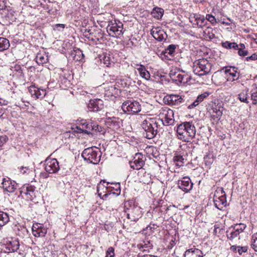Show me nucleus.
I'll use <instances>...</instances> for the list:
<instances>
[{
    "label": "nucleus",
    "instance_id": "f03ea898",
    "mask_svg": "<svg viewBox=\"0 0 257 257\" xmlns=\"http://www.w3.org/2000/svg\"><path fill=\"white\" fill-rule=\"evenodd\" d=\"M141 126L144 130V136L148 139H152L155 137L159 133L158 122L152 118H147L144 119Z\"/></svg>",
    "mask_w": 257,
    "mask_h": 257
},
{
    "label": "nucleus",
    "instance_id": "c756f323",
    "mask_svg": "<svg viewBox=\"0 0 257 257\" xmlns=\"http://www.w3.org/2000/svg\"><path fill=\"white\" fill-rule=\"evenodd\" d=\"M248 89H244L242 90L239 94H238V99L241 102H244L245 103H248L249 101L248 100Z\"/></svg>",
    "mask_w": 257,
    "mask_h": 257
},
{
    "label": "nucleus",
    "instance_id": "5701e85b",
    "mask_svg": "<svg viewBox=\"0 0 257 257\" xmlns=\"http://www.w3.org/2000/svg\"><path fill=\"white\" fill-rule=\"evenodd\" d=\"M185 257H203L202 251L198 248H190L187 250L184 254Z\"/></svg>",
    "mask_w": 257,
    "mask_h": 257
},
{
    "label": "nucleus",
    "instance_id": "f704fd0d",
    "mask_svg": "<svg viewBox=\"0 0 257 257\" xmlns=\"http://www.w3.org/2000/svg\"><path fill=\"white\" fill-rule=\"evenodd\" d=\"M251 247L255 251H257V233H254L252 236Z\"/></svg>",
    "mask_w": 257,
    "mask_h": 257
},
{
    "label": "nucleus",
    "instance_id": "5fc2aeb1",
    "mask_svg": "<svg viewBox=\"0 0 257 257\" xmlns=\"http://www.w3.org/2000/svg\"><path fill=\"white\" fill-rule=\"evenodd\" d=\"M106 61H107V59H106V60H105L104 63H105V64H106V65H107V66H108V64H110V63H109V62H108V63H107V62H106Z\"/></svg>",
    "mask_w": 257,
    "mask_h": 257
},
{
    "label": "nucleus",
    "instance_id": "dca6fc26",
    "mask_svg": "<svg viewBox=\"0 0 257 257\" xmlns=\"http://www.w3.org/2000/svg\"><path fill=\"white\" fill-rule=\"evenodd\" d=\"M151 34L158 41L161 42L167 38L166 33L159 27H153L151 30Z\"/></svg>",
    "mask_w": 257,
    "mask_h": 257
},
{
    "label": "nucleus",
    "instance_id": "a19ab883",
    "mask_svg": "<svg viewBox=\"0 0 257 257\" xmlns=\"http://www.w3.org/2000/svg\"><path fill=\"white\" fill-rule=\"evenodd\" d=\"M114 249L112 247H109L106 250L105 257H114Z\"/></svg>",
    "mask_w": 257,
    "mask_h": 257
},
{
    "label": "nucleus",
    "instance_id": "e433bc0d",
    "mask_svg": "<svg viewBox=\"0 0 257 257\" xmlns=\"http://www.w3.org/2000/svg\"><path fill=\"white\" fill-rule=\"evenodd\" d=\"M205 36L207 38L211 40L215 38V35L213 33V31L211 28H207L204 31Z\"/></svg>",
    "mask_w": 257,
    "mask_h": 257
},
{
    "label": "nucleus",
    "instance_id": "a878e982",
    "mask_svg": "<svg viewBox=\"0 0 257 257\" xmlns=\"http://www.w3.org/2000/svg\"><path fill=\"white\" fill-rule=\"evenodd\" d=\"M138 67L136 68L140 75L146 80H149L150 78V74L149 72L146 70L144 66L142 65H137Z\"/></svg>",
    "mask_w": 257,
    "mask_h": 257
},
{
    "label": "nucleus",
    "instance_id": "ddd939ff",
    "mask_svg": "<svg viewBox=\"0 0 257 257\" xmlns=\"http://www.w3.org/2000/svg\"><path fill=\"white\" fill-rule=\"evenodd\" d=\"M142 216L141 208L134 205L127 209V217L131 221L137 222Z\"/></svg>",
    "mask_w": 257,
    "mask_h": 257
},
{
    "label": "nucleus",
    "instance_id": "bb28decb",
    "mask_svg": "<svg viewBox=\"0 0 257 257\" xmlns=\"http://www.w3.org/2000/svg\"><path fill=\"white\" fill-rule=\"evenodd\" d=\"M164 11L163 9L159 7H155L151 12L152 16L156 19L159 20L162 18Z\"/></svg>",
    "mask_w": 257,
    "mask_h": 257
},
{
    "label": "nucleus",
    "instance_id": "c85d7f7f",
    "mask_svg": "<svg viewBox=\"0 0 257 257\" xmlns=\"http://www.w3.org/2000/svg\"><path fill=\"white\" fill-rule=\"evenodd\" d=\"M10 220L8 213L3 211H0V227L6 225Z\"/></svg>",
    "mask_w": 257,
    "mask_h": 257
},
{
    "label": "nucleus",
    "instance_id": "f3484780",
    "mask_svg": "<svg viewBox=\"0 0 257 257\" xmlns=\"http://www.w3.org/2000/svg\"><path fill=\"white\" fill-rule=\"evenodd\" d=\"M29 91L32 97L34 98H43L46 94V89H40L35 85H31L29 87Z\"/></svg>",
    "mask_w": 257,
    "mask_h": 257
},
{
    "label": "nucleus",
    "instance_id": "de8ad7c7",
    "mask_svg": "<svg viewBox=\"0 0 257 257\" xmlns=\"http://www.w3.org/2000/svg\"><path fill=\"white\" fill-rule=\"evenodd\" d=\"M29 169L27 168V167H21V172L23 174H24L25 173H27V171L29 170Z\"/></svg>",
    "mask_w": 257,
    "mask_h": 257
},
{
    "label": "nucleus",
    "instance_id": "0eeeda50",
    "mask_svg": "<svg viewBox=\"0 0 257 257\" xmlns=\"http://www.w3.org/2000/svg\"><path fill=\"white\" fill-rule=\"evenodd\" d=\"M123 111L128 114H133L141 110V106L139 102L134 100L124 101L121 106Z\"/></svg>",
    "mask_w": 257,
    "mask_h": 257
},
{
    "label": "nucleus",
    "instance_id": "4d7b16f0",
    "mask_svg": "<svg viewBox=\"0 0 257 257\" xmlns=\"http://www.w3.org/2000/svg\"><path fill=\"white\" fill-rule=\"evenodd\" d=\"M2 112L0 111V116L2 115Z\"/></svg>",
    "mask_w": 257,
    "mask_h": 257
},
{
    "label": "nucleus",
    "instance_id": "58836bf2",
    "mask_svg": "<svg viewBox=\"0 0 257 257\" xmlns=\"http://www.w3.org/2000/svg\"><path fill=\"white\" fill-rule=\"evenodd\" d=\"M234 68H233V72H230V69L225 70V72L227 73L228 72L230 76H231L232 77V81L237 80L239 78V74L238 73V74H237L236 73V71L234 70Z\"/></svg>",
    "mask_w": 257,
    "mask_h": 257
},
{
    "label": "nucleus",
    "instance_id": "603ef678",
    "mask_svg": "<svg viewBox=\"0 0 257 257\" xmlns=\"http://www.w3.org/2000/svg\"><path fill=\"white\" fill-rule=\"evenodd\" d=\"M22 101L24 103L25 106H28V104H29V102L28 101L24 100L23 98L22 99Z\"/></svg>",
    "mask_w": 257,
    "mask_h": 257
},
{
    "label": "nucleus",
    "instance_id": "8fccbe9b",
    "mask_svg": "<svg viewBox=\"0 0 257 257\" xmlns=\"http://www.w3.org/2000/svg\"><path fill=\"white\" fill-rule=\"evenodd\" d=\"M139 257H157L154 255H152L151 254H144V255H140L139 254Z\"/></svg>",
    "mask_w": 257,
    "mask_h": 257
},
{
    "label": "nucleus",
    "instance_id": "2f4dec72",
    "mask_svg": "<svg viewBox=\"0 0 257 257\" xmlns=\"http://www.w3.org/2000/svg\"><path fill=\"white\" fill-rule=\"evenodd\" d=\"M238 48L236 50H238V54L240 56H246L248 54V51L246 50H245V47L244 44L240 43L238 45Z\"/></svg>",
    "mask_w": 257,
    "mask_h": 257
},
{
    "label": "nucleus",
    "instance_id": "2eb2a0df",
    "mask_svg": "<svg viewBox=\"0 0 257 257\" xmlns=\"http://www.w3.org/2000/svg\"><path fill=\"white\" fill-rule=\"evenodd\" d=\"M144 158L141 154H136L134 161L130 162L131 167L134 170H139L142 168L145 164Z\"/></svg>",
    "mask_w": 257,
    "mask_h": 257
},
{
    "label": "nucleus",
    "instance_id": "6e6552de",
    "mask_svg": "<svg viewBox=\"0 0 257 257\" xmlns=\"http://www.w3.org/2000/svg\"><path fill=\"white\" fill-rule=\"evenodd\" d=\"M159 116L162 123L166 125H171L174 122V112L169 108H165L160 110Z\"/></svg>",
    "mask_w": 257,
    "mask_h": 257
},
{
    "label": "nucleus",
    "instance_id": "20e7f679",
    "mask_svg": "<svg viewBox=\"0 0 257 257\" xmlns=\"http://www.w3.org/2000/svg\"><path fill=\"white\" fill-rule=\"evenodd\" d=\"M211 69V64L207 59H199L194 63L193 72L195 75L200 76L207 75Z\"/></svg>",
    "mask_w": 257,
    "mask_h": 257
},
{
    "label": "nucleus",
    "instance_id": "393cba45",
    "mask_svg": "<svg viewBox=\"0 0 257 257\" xmlns=\"http://www.w3.org/2000/svg\"><path fill=\"white\" fill-rule=\"evenodd\" d=\"M212 109L213 112L215 113V115H214V116L217 118H219L222 115V111L223 110L221 103H219L217 104H216L215 103L212 106Z\"/></svg>",
    "mask_w": 257,
    "mask_h": 257
},
{
    "label": "nucleus",
    "instance_id": "cd10ccee",
    "mask_svg": "<svg viewBox=\"0 0 257 257\" xmlns=\"http://www.w3.org/2000/svg\"><path fill=\"white\" fill-rule=\"evenodd\" d=\"M10 44L8 39L0 37V51L7 50L10 47Z\"/></svg>",
    "mask_w": 257,
    "mask_h": 257
},
{
    "label": "nucleus",
    "instance_id": "f257e3e1",
    "mask_svg": "<svg viewBox=\"0 0 257 257\" xmlns=\"http://www.w3.org/2000/svg\"><path fill=\"white\" fill-rule=\"evenodd\" d=\"M196 128L191 122H185L179 125L177 128L178 138L185 142H189L190 139L195 137Z\"/></svg>",
    "mask_w": 257,
    "mask_h": 257
},
{
    "label": "nucleus",
    "instance_id": "39448f33",
    "mask_svg": "<svg viewBox=\"0 0 257 257\" xmlns=\"http://www.w3.org/2000/svg\"><path fill=\"white\" fill-rule=\"evenodd\" d=\"M106 29L109 36L117 38L122 36L124 31L122 23L118 21H109Z\"/></svg>",
    "mask_w": 257,
    "mask_h": 257
},
{
    "label": "nucleus",
    "instance_id": "13d9d810",
    "mask_svg": "<svg viewBox=\"0 0 257 257\" xmlns=\"http://www.w3.org/2000/svg\"><path fill=\"white\" fill-rule=\"evenodd\" d=\"M255 40H256V42L257 43V36H256V38H255Z\"/></svg>",
    "mask_w": 257,
    "mask_h": 257
},
{
    "label": "nucleus",
    "instance_id": "79ce46f5",
    "mask_svg": "<svg viewBox=\"0 0 257 257\" xmlns=\"http://www.w3.org/2000/svg\"><path fill=\"white\" fill-rule=\"evenodd\" d=\"M205 19L210 22L212 25H215L216 23L215 17L212 15L207 14Z\"/></svg>",
    "mask_w": 257,
    "mask_h": 257
},
{
    "label": "nucleus",
    "instance_id": "412c9836",
    "mask_svg": "<svg viewBox=\"0 0 257 257\" xmlns=\"http://www.w3.org/2000/svg\"><path fill=\"white\" fill-rule=\"evenodd\" d=\"M2 187L7 192H14L16 189V183L10 178H4L2 183Z\"/></svg>",
    "mask_w": 257,
    "mask_h": 257
},
{
    "label": "nucleus",
    "instance_id": "49530a36",
    "mask_svg": "<svg viewBox=\"0 0 257 257\" xmlns=\"http://www.w3.org/2000/svg\"><path fill=\"white\" fill-rule=\"evenodd\" d=\"M247 61L252 60L254 61L257 60V53L252 54L250 56L246 58Z\"/></svg>",
    "mask_w": 257,
    "mask_h": 257
},
{
    "label": "nucleus",
    "instance_id": "37998d69",
    "mask_svg": "<svg viewBox=\"0 0 257 257\" xmlns=\"http://www.w3.org/2000/svg\"><path fill=\"white\" fill-rule=\"evenodd\" d=\"M174 161L177 162L178 163H184V158L182 156H176L174 157ZM177 165L179 166L182 165V164L180 165L179 164H178Z\"/></svg>",
    "mask_w": 257,
    "mask_h": 257
},
{
    "label": "nucleus",
    "instance_id": "4468645a",
    "mask_svg": "<svg viewBox=\"0 0 257 257\" xmlns=\"http://www.w3.org/2000/svg\"><path fill=\"white\" fill-rule=\"evenodd\" d=\"M193 185V183L188 177H184L178 181V187L185 192H189L192 189Z\"/></svg>",
    "mask_w": 257,
    "mask_h": 257
},
{
    "label": "nucleus",
    "instance_id": "7ed1b4c3",
    "mask_svg": "<svg viewBox=\"0 0 257 257\" xmlns=\"http://www.w3.org/2000/svg\"><path fill=\"white\" fill-rule=\"evenodd\" d=\"M81 156L87 163L97 164L100 160L101 153L96 147H90L84 149Z\"/></svg>",
    "mask_w": 257,
    "mask_h": 257
},
{
    "label": "nucleus",
    "instance_id": "a18cd8bd",
    "mask_svg": "<svg viewBox=\"0 0 257 257\" xmlns=\"http://www.w3.org/2000/svg\"><path fill=\"white\" fill-rule=\"evenodd\" d=\"M8 140V138L6 136H0V147L2 146Z\"/></svg>",
    "mask_w": 257,
    "mask_h": 257
},
{
    "label": "nucleus",
    "instance_id": "a211bd4d",
    "mask_svg": "<svg viewBox=\"0 0 257 257\" xmlns=\"http://www.w3.org/2000/svg\"><path fill=\"white\" fill-rule=\"evenodd\" d=\"M165 101L169 105H179L184 101V97L177 94H171L165 97Z\"/></svg>",
    "mask_w": 257,
    "mask_h": 257
},
{
    "label": "nucleus",
    "instance_id": "f8f14e48",
    "mask_svg": "<svg viewBox=\"0 0 257 257\" xmlns=\"http://www.w3.org/2000/svg\"><path fill=\"white\" fill-rule=\"evenodd\" d=\"M45 165V169L49 173H55L60 169L59 163L56 159L47 158Z\"/></svg>",
    "mask_w": 257,
    "mask_h": 257
},
{
    "label": "nucleus",
    "instance_id": "4be33fe9",
    "mask_svg": "<svg viewBox=\"0 0 257 257\" xmlns=\"http://www.w3.org/2000/svg\"><path fill=\"white\" fill-rule=\"evenodd\" d=\"M209 95V93L208 92H205L200 95H199L196 100L191 104H190L188 108L189 109H192L198 106L199 104L202 102L205 98H206Z\"/></svg>",
    "mask_w": 257,
    "mask_h": 257
},
{
    "label": "nucleus",
    "instance_id": "1a4fd4ad",
    "mask_svg": "<svg viewBox=\"0 0 257 257\" xmlns=\"http://www.w3.org/2000/svg\"><path fill=\"white\" fill-rule=\"evenodd\" d=\"M170 76L172 79L183 84L188 83L191 79V76L188 73L181 70L178 72H171Z\"/></svg>",
    "mask_w": 257,
    "mask_h": 257
},
{
    "label": "nucleus",
    "instance_id": "ea45409f",
    "mask_svg": "<svg viewBox=\"0 0 257 257\" xmlns=\"http://www.w3.org/2000/svg\"><path fill=\"white\" fill-rule=\"evenodd\" d=\"M65 25L63 24H57L53 26V30L54 31L63 32L65 28Z\"/></svg>",
    "mask_w": 257,
    "mask_h": 257
},
{
    "label": "nucleus",
    "instance_id": "9b49d317",
    "mask_svg": "<svg viewBox=\"0 0 257 257\" xmlns=\"http://www.w3.org/2000/svg\"><path fill=\"white\" fill-rule=\"evenodd\" d=\"M246 228V225L243 223L236 224L234 226L230 228L227 231V236L230 240H233L237 237Z\"/></svg>",
    "mask_w": 257,
    "mask_h": 257
},
{
    "label": "nucleus",
    "instance_id": "c9c22d12",
    "mask_svg": "<svg viewBox=\"0 0 257 257\" xmlns=\"http://www.w3.org/2000/svg\"><path fill=\"white\" fill-rule=\"evenodd\" d=\"M251 99L252 104H257V87H255L251 90Z\"/></svg>",
    "mask_w": 257,
    "mask_h": 257
},
{
    "label": "nucleus",
    "instance_id": "aec40b11",
    "mask_svg": "<svg viewBox=\"0 0 257 257\" xmlns=\"http://www.w3.org/2000/svg\"><path fill=\"white\" fill-rule=\"evenodd\" d=\"M47 230L43 224L36 223L32 227V233L35 237H44L47 233Z\"/></svg>",
    "mask_w": 257,
    "mask_h": 257
},
{
    "label": "nucleus",
    "instance_id": "3c124183",
    "mask_svg": "<svg viewBox=\"0 0 257 257\" xmlns=\"http://www.w3.org/2000/svg\"><path fill=\"white\" fill-rule=\"evenodd\" d=\"M237 249H238V246H236L235 245H232L230 247V249L232 251H236Z\"/></svg>",
    "mask_w": 257,
    "mask_h": 257
},
{
    "label": "nucleus",
    "instance_id": "6ab92c4d",
    "mask_svg": "<svg viewBox=\"0 0 257 257\" xmlns=\"http://www.w3.org/2000/svg\"><path fill=\"white\" fill-rule=\"evenodd\" d=\"M103 101L100 99H91L88 104L90 111H98L103 108Z\"/></svg>",
    "mask_w": 257,
    "mask_h": 257
},
{
    "label": "nucleus",
    "instance_id": "423d86ee",
    "mask_svg": "<svg viewBox=\"0 0 257 257\" xmlns=\"http://www.w3.org/2000/svg\"><path fill=\"white\" fill-rule=\"evenodd\" d=\"M214 203L215 206L219 210H222L227 205L225 193L223 188H218L214 195Z\"/></svg>",
    "mask_w": 257,
    "mask_h": 257
},
{
    "label": "nucleus",
    "instance_id": "4c0bfd02",
    "mask_svg": "<svg viewBox=\"0 0 257 257\" xmlns=\"http://www.w3.org/2000/svg\"><path fill=\"white\" fill-rule=\"evenodd\" d=\"M36 59L37 63L39 64H43L46 63L48 59L46 57H44L41 55H38Z\"/></svg>",
    "mask_w": 257,
    "mask_h": 257
},
{
    "label": "nucleus",
    "instance_id": "6e6d98bb",
    "mask_svg": "<svg viewBox=\"0 0 257 257\" xmlns=\"http://www.w3.org/2000/svg\"><path fill=\"white\" fill-rule=\"evenodd\" d=\"M223 24H225L227 26H228L230 24L229 23L227 22H223Z\"/></svg>",
    "mask_w": 257,
    "mask_h": 257
},
{
    "label": "nucleus",
    "instance_id": "72a5a7b5",
    "mask_svg": "<svg viewBox=\"0 0 257 257\" xmlns=\"http://www.w3.org/2000/svg\"><path fill=\"white\" fill-rule=\"evenodd\" d=\"M27 192H26V194L27 196V198L30 200H32L34 196H35L34 194V188L32 187H29L27 188Z\"/></svg>",
    "mask_w": 257,
    "mask_h": 257
},
{
    "label": "nucleus",
    "instance_id": "b1692460",
    "mask_svg": "<svg viewBox=\"0 0 257 257\" xmlns=\"http://www.w3.org/2000/svg\"><path fill=\"white\" fill-rule=\"evenodd\" d=\"M193 18H194V22H195V25L202 28L206 25V22L203 16L193 14Z\"/></svg>",
    "mask_w": 257,
    "mask_h": 257
},
{
    "label": "nucleus",
    "instance_id": "9d476101",
    "mask_svg": "<svg viewBox=\"0 0 257 257\" xmlns=\"http://www.w3.org/2000/svg\"><path fill=\"white\" fill-rule=\"evenodd\" d=\"M2 242L8 249L9 252H15L19 248L20 243L18 238H6L3 240Z\"/></svg>",
    "mask_w": 257,
    "mask_h": 257
},
{
    "label": "nucleus",
    "instance_id": "c03bdc74",
    "mask_svg": "<svg viewBox=\"0 0 257 257\" xmlns=\"http://www.w3.org/2000/svg\"><path fill=\"white\" fill-rule=\"evenodd\" d=\"M247 246H238L237 252L239 254H241L243 252H245L247 250Z\"/></svg>",
    "mask_w": 257,
    "mask_h": 257
},
{
    "label": "nucleus",
    "instance_id": "09e8293b",
    "mask_svg": "<svg viewBox=\"0 0 257 257\" xmlns=\"http://www.w3.org/2000/svg\"><path fill=\"white\" fill-rule=\"evenodd\" d=\"M190 22L193 24V25H195V22H194V18H193V14L190 16L189 18Z\"/></svg>",
    "mask_w": 257,
    "mask_h": 257
},
{
    "label": "nucleus",
    "instance_id": "473e14b6",
    "mask_svg": "<svg viewBox=\"0 0 257 257\" xmlns=\"http://www.w3.org/2000/svg\"><path fill=\"white\" fill-rule=\"evenodd\" d=\"M176 49V45L174 44L169 45L166 49H165L164 53L166 55L172 56L175 52Z\"/></svg>",
    "mask_w": 257,
    "mask_h": 257
},
{
    "label": "nucleus",
    "instance_id": "864d4df0",
    "mask_svg": "<svg viewBox=\"0 0 257 257\" xmlns=\"http://www.w3.org/2000/svg\"><path fill=\"white\" fill-rule=\"evenodd\" d=\"M77 53H81V54L82 55V56H83V54H82V53L81 51L80 50H79V49H78Z\"/></svg>",
    "mask_w": 257,
    "mask_h": 257
},
{
    "label": "nucleus",
    "instance_id": "7c9ffc66",
    "mask_svg": "<svg viewBox=\"0 0 257 257\" xmlns=\"http://www.w3.org/2000/svg\"><path fill=\"white\" fill-rule=\"evenodd\" d=\"M221 45L223 47L226 48V49H234L236 50L238 47V44H237L236 43H235V42L231 43L228 41H225L224 42H222Z\"/></svg>",
    "mask_w": 257,
    "mask_h": 257
}]
</instances>
